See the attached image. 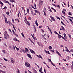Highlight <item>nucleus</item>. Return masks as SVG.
Segmentation results:
<instances>
[{
  "label": "nucleus",
  "mask_w": 73,
  "mask_h": 73,
  "mask_svg": "<svg viewBox=\"0 0 73 73\" xmlns=\"http://www.w3.org/2000/svg\"><path fill=\"white\" fill-rule=\"evenodd\" d=\"M61 24H62V25H64V26H66V25L64 23H63V22H62V21H61Z\"/></svg>",
  "instance_id": "nucleus-19"
},
{
  "label": "nucleus",
  "mask_w": 73,
  "mask_h": 73,
  "mask_svg": "<svg viewBox=\"0 0 73 73\" xmlns=\"http://www.w3.org/2000/svg\"><path fill=\"white\" fill-rule=\"evenodd\" d=\"M58 56H60V57H61V54H60V53L58 54Z\"/></svg>",
  "instance_id": "nucleus-59"
},
{
  "label": "nucleus",
  "mask_w": 73,
  "mask_h": 73,
  "mask_svg": "<svg viewBox=\"0 0 73 73\" xmlns=\"http://www.w3.org/2000/svg\"><path fill=\"white\" fill-rule=\"evenodd\" d=\"M21 35L22 37H24V33L23 32L22 33Z\"/></svg>",
  "instance_id": "nucleus-27"
},
{
  "label": "nucleus",
  "mask_w": 73,
  "mask_h": 73,
  "mask_svg": "<svg viewBox=\"0 0 73 73\" xmlns=\"http://www.w3.org/2000/svg\"><path fill=\"white\" fill-rule=\"evenodd\" d=\"M30 52L31 53H33L34 54H35V52L32 49L30 50Z\"/></svg>",
  "instance_id": "nucleus-5"
},
{
  "label": "nucleus",
  "mask_w": 73,
  "mask_h": 73,
  "mask_svg": "<svg viewBox=\"0 0 73 73\" xmlns=\"http://www.w3.org/2000/svg\"><path fill=\"white\" fill-rule=\"evenodd\" d=\"M54 33H55V34H56L57 35H58V33L57 32H56V31H54Z\"/></svg>",
  "instance_id": "nucleus-34"
},
{
  "label": "nucleus",
  "mask_w": 73,
  "mask_h": 73,
  "mask_svg": "<svg viewBox=\"0 0 73 73\" xmlns=\"http://www.w3.org/2000/svg\"><path fill=\"white\" fill-rule=\"evenodd\" d=\"M57 18L58 19H59V20H60V18L58 17H57Z\"/></svg>",
  "instance_id": "nucleus-56"
},
{
  "label": "nucleus",
  "mask_w": 73,
  "mask_h": 73,
  "mask_svg": "<svg viewBox=\"0 0 73 73\" xmlns=\"http://www.w3.org/2000/svg\"><path fill=\"white\" fill-rule=\"evenodd\" d=\"M12 31L13 32V33L14 34V35H15V32H14V31H13V30H12Z\"/></svg>",
  "instance_id": "nucleus-42"
},
{
  "label": "nucleus",
  "mask_w": 73,
  "mask_h": 73,
  "mask_svg": "<svg viewBox=\"0 0 73 73\" xmlns=\"http://www.w3.org/2000/svg\"><path fill=\"white\" fill-rule=\"evenodd\" d=\"M27 21V22L26 23L27 24V25H30V23H29V21H27V20H26V21Z\"/></svg>",
  "instance_id": "nucleus-8"
},
{
  "label": "nucleus",
  "mask_w": 73,
  "mask_h": 73,
  "mask_svg": "<svg viewBox=\"0 0 73 73\" xmlns=\"http://www.w3.org/2000/svg\"><path fill=\"white\" fill-rule=\"evenodd\" d=\"M57 7H58V8H60V5H57Z\"/></svg>",
  "instance_id": "nucleus-49"
},
{
  "label": "nucleus",
  "mask_w": 73,
  "mask_h": 73,
  "mask_svg": "<svg viewBox=\"0 0 73 73\" xmlns=\"http://www.w3.org/2000/svg\"><path fill=\"white\" fill-rule=\"evenodd\" d=\"M58 38H61V37H62V36H61V35H59V34H58Z\"/></svg>",
  "instance_id": "nucleus-10"
},
{
  "label": "nucleus",
  "mask_w": 73,
  "mask_h": 73,
  "mask_svg": "<svg viewBox=\"0 0 73 73\" xmlns=\"http://www.w3.org/2000/svg\"><path fill=\"white\" fill-rule=\"evenodd\" d=\"M3 44L4 45H5V46H6L7 48V44H5V43H4Z\"/></svg>",
  "instance_id": "nucleus-36"
},
{
  "label": "nucleus",
  "mask_w": 73,
  "mask_h": 73,
  "mask_svg": "<svg viewBox=\"0 0 73 73\" xmlns=\"http://www.w3.org/2000/svg\"><path fill=\"white\" fill-rule=\"evenodd\" d=\"M48 61H49V62H52V61H51V60H50L49 58L48 59Z\"/></svg>",
  "instance_id": "nucleus-33"
},
{
  "label": "nucleus",
  "mask_w": 73,
  "mask_h": 73,
  "mask_svg": "<svg viewBox=\"0 0 73 73\" xmlns=\"http://www.w3.org/2000/svg\"><path fill=\"white\" fill-rule=\"evenodd\" d=\"M29 20H32V19H31V17H29L28 18Z\"/></svg>",
  "instance_id": "nucleus-53"
},
{
  "label": "nucleus",
  "mask_w": 73,
  "mask_h": 73,
  "mask_svg": "<svg viewBox=\"0 0 73 73\" xmlns=\"http://www.w3.org/2000/svg\"><path fill=\"white\" fill-rule=\"evenodd\" d=\"M6 14L7 15H9V12H7Z\"/></svg>",
  "instance_id": "nucleus-58"
},
{
  "label": "nucleus",
  "mask_w": 73,
  "mask_h": 73,
  "mask_svg": "<svg viewBox=\"0 0 73 73\" xmlns=\"http://www.w3.org/2000/svg\"><path fill=\"white\" fill-rule=\"evenodd\" d=\"M34 29H35V33L36 32V27H35Z\"/></svg>",
  "instance_id": "nucleus-44"
},
{
  "label": "nucleus",
  "mask_w": 73,
  "mask_h": 73,
  "mask_svg": "<svg viewBox=\"0 0 73 73\" xmlns=\"http://www.w3.org/2000/svg\"><path fill=\"white\" fill-rule=\"evenodd\" d=\"M69 36L70 38H72V37H71V35H70L69 34H67Z\"/></svg>",
  "instance_id": "nucleus-21"
},
{
  "label": "nucleus",
  "mask_w": 73,
  "mask_h": 73,
  "mask_svg": "<svg viewBox=\"0 0 73 73\" xmlns=\"http://www.w3.org/2000/svg\"><path fill=\"white\" fill-rule=\"evenodd\" d=\"M7 31H5V32H4V37L5 38V39H7L8 38V37H7Z\"/></svg>",
  "instance_id": "nucleus-2"
},
{
  "label": "nucleus",
  "mask_w": 73,
  "mask_h": 73,
  "mask_svg": "<svg viewBox=\"0 0 73 73\" xmlns=\"http://www.w3.org/2000/svg\"><path fill=\"white\" fill-rule=\"evenodd\" d=\"M62 69L64 70H65V68L64 67H63V68H62Z\"/></svg>",
  "instance_id": "nucleus-51"
},
{
  "label": "nucleus",
  "mask_w": 73,
  "mask_h": 73,
  "mask_svg": "<svg viewBox=\"0 0 73 73\" xmlns=\"http://www.w3.org/2000/svg\"><path fill=\"white\" fill-rule=\"evenodd\" d=\"M27 9V12L28 13H29V9Z\"/></svg>",
  "instance_id": "nucleus-29"
},
{
  "label": "nucleus",
  "mask_w": 73,
  "mask_h": 73,
  "mask_svg": "<svg viewBox=\"0 0 73 73\" xmlns=\"http://www.w3.org/2000/svg\"><path fill=\"white\" fill-rule=\"evenodd\" d=\"M23 50V52L24 53H25L26 52L25 50Z\"/></svg>",
  "instance_id": "nucleus-60"
},
{
  "label": "nucleus",
  "mask_w": 73,
  "mask_h": 73,
  "mask_svg": "<svg viewBox=\"0 0 73 73\" xmlns=\"http://www.w3.org/2000/svg\"><path fill=\"white\" fill-rule=\"evenodd\" d=\"M11 62L12 63H13V64H14V63H15L14 60H13V58H12V59L11 60Z\"/></svg>",
  "instance_id": "nucleus-9"
},
{
  "label": "nucleus",
  "mask_w": 73,
  "mask_h": 73,
  "mask_svg": "<svg viewBox=\"0 0 73 73\" xmlns=\"http://www.w3.org/2000/svg\"><path fill=\"white\" fill-rule=\"evenodd\" d=\"M9 48H10L11 49H12V50H13V47L10 46H9Z\"/></svg>",
  "instance_id": "nucleus-23"
},
{
  "label": "nucleus",
  "mask_w": 73,
  "mask_h": 73,
  "mask_svg": "<svg viewBox=\"0 0 73 73\" xmlns=\"http://www.w3.org/2000/svg\"><path fill=\"white\" fill-rule=\"evenodd\" d=\"M52 5H53V6H54V7H57V6L54 4L52 3Z\"/></svg>",
  "instance_id": "nucleus-35"
},
{
  "label": "nucleus",
  "mask_w": 73,
  "mask_h": 73,
  "mask_svg": "<svg viewBox=\"0 0 73 73\" xmlns=\"http://www.w3.org/2000/svg\"><path fill=\"white\" fill-rule=\"evenodd\" d=\"M43 3V1H40L39 2V4H38V7H41V5H42V4Z\"/></svg>",
  "instance_id": "nucleus-1"
},
{
  "label": "nucleus",
  "mask_w": 73,
  "mask_h": 73,
  "mask_svg": "<svg viewBox=\"0 0 73 73\" xmlns=\"http://www.w3.org/2000/svg\"><path fill=\"white\" fill-rule=\"evenodd\" d=\"M25 65L26 66L28 67V68L31 67V65L29 63H27V62L25 63Z\"/></svg>",
  "instance_id": "nucleus-3"
},
{
  "label": "nucleus",
  "mask_w": 73,
  "mask_h": 73,
  "mask_svg": "<svg viewBox=\"0 0 73 73\" xmlns=\"http://www.w3.org/2000/svg\"><path fill=\"white\" fill-rule=\"evenodd\" d=\"M13 40H14L17 41H18L19 42V41L18 40H17V38H13Z\"/></svg>",
  "instance_id": "nucleus-11"
},
{
  "label": "nucleus",
  "mask_w": 73,
  "mask_h": 73,
  "mask_svg": "<svg viewBox=\"0 0 73 73\" xmlns=\"http://www.w3.org/2000/svg\"><path fill=\"white\" fill-rule=\"evenodd\" d=\"M45 53L50 54V52H49V51H46V50H45Z\"/></svg>",
  "instance_id": "nucleus-18"
},
{
  "label": "nucleus",
  "mask_w": 73,
  "mask_h": 73,
  "mask_svg": "<svg viewBox=\"0 0 73 73\" xmlns=\"http://www.w3.org/2000/svg\"><path fill=\"white\" fill-rule=\"evenodd\" d=\"M64 37L65 38V39H66V34H65V33H64Z\"/></svg>",
  "instance_id": "nucleus-13"
},
{
  "label": "nucleus",
  "mask_w": 73,
  "mask_h": 73,
  "mask_svg": "<svg viewBox=\"0 0 73 73\" xmlns=\"http://www.w3.org/2000/svg\"><path fill=\"white\" fill-rule=\"evenodd\" d=\"M8 31H9L10 32H12V31H11V30L10 29H8Z\"/></svg>",
  "instance_id": "nucleus-55"
},
{
  "label": "nucleus",
  "mask_w": 73,
  "mask_h": 73,
  "mask_svg": "<svg viewBox=\"0 0 73 73\" xmlns=\"http://www.w3.org/2000/svg\"><path fill=\"white\" fill-rule=\"evenodd\" d=\"M35 12H36L37 13H39L40 12L37 10H35Z\"/></svg>",
  "instance_id": "nucleus-22"
},
{
  "label": "nucleus",
  "mask_w": 73,
  "mask_h": 73,
  "mask_svg": "<svg viewBox=\"0 0 73 73\" xmlns=\"http://www.w3.org/2000/svg\"><path fill=\"white\" fill-rule=\"evenodd\" d=\"M30 41L31 42H32V43H33V44H35V43H34V42H33V40H31V41Z\"/></svg>",
  "instance_id": "nucleus-38"
},
{
  "label": "nucleus",
  "mask_w": 73,
  "mask_h": 73,
  "mask_svg": "<svg viewBox=\"0 0 73 73\" xmlns=\"http://www.w3.org/2000/svg\"><path fill=\"white\" fill-rule=\"evenodd\" d=\"M44 12H46V8L44 9Z\"/></svg>",
  "instance_id": "nucleus-64"
},
{
  "label": "nucleus",
  "mask_w": 73,
  "mask_h": 73,
  "mask_svg": "<svg viewBox=\"0 0 73 73\" xmlns=\"http://www.w3.org/2000/svg\"><path fill=\"white\" fill-rule=\"evenodd\" d=\"M62 14L64 15V16H65V15H66V14H65V12L64 11H62Z\"/></svg>",
  "instance_id": "nucleus-14"
},
{
  "label": "nucleus",
  "mask_w": 73,
  "mask_h": 73,
  "mask_svg": "<svg viewBox=\"0 0 73 73\" xmlns=\"http://www.w3.org/2000/svg\"><path fill=\"white\" fill-rule=\"evenodd\" d=\"M4 2L5 3H8V4H9V2H8V1H7L4 0Z\"/></svg>",
  "instance_id": "nucleus-15"
},
{
  "label": "nucleus",
  "mask_w": 73,
  "mask_h": 73,
  "mask_svg": "<svg viewBox=\"0 0 73 73\" xmlns=\"http://www.w3.org/2000/svg\"><path fill=\"white\" fill-rule=\"evenodd\" d=\"M7 7L5 6L2 9H7Z\"/></svg>",
  "instance_id": "nucleus-46"
},
{
  "label": "nucleus",
  "mask_w": 73,
  "mask_h": 73,
  "mask_svg": "<svg viewBox=\"0 0 73 73\" xmlns=\"http://www.w3.org/2000/svg\"><path fill=\"white\" fill-rule=\"evenodd\" d=\"M61 28H62V29L63 30H65L64 27H63L62 26H61Z\"/></svg>",
  "instance_id": "nucleus-37"
},
{
  "label": "nucleus",
  "mask_w": 73,
  "mask_h": 73,
  "mask_svg": "<svg viewBox=\"0 0 73 73\" xmlns=\"http://www.w3.org/2000/svg\"><path fill=\"white\" fill-rule=\"evenodd\" d=\"M17 70H18L17 73H20V70H19V69H17Z\"/></svg>",
  "instance_id": "nucleus-45"
},
{
  "label": "nucleus",
  "mask_w": 73,
  "mask_h": 73,
  "mask_svg": "<svg viewBox=\"0 0 73 73\" xmlns=\"http://www.w3.org/2000/svg\"><path fill=\"white\" fill-rule=\"evenodd\" d=\"M25 49L27 51V53L29 52V50H28V49L27 47L25 48Z\"/></svg>",
  "instance_id": "nucleus-16"
},
{
  "label": "nucleus",
  "mask_w": 73,
  "mask_h": 73,
  "mask_svg": "<svg viewBox=\"0 0 73 73\" xmlns=\"http://www.w3.org/2000/svg\"><path fill=\"white\" fill-rule=\"evenodd\" d=\"M37 43L38 44V45H39V46H40V42H37Z\"/></svg>",
  "instance_id": "nucleus-54"
},
{
  "label": "nucleus",
  "mask_w": 73,
  "mask_h": 73,
  "mask_svg": "<svg viewBox=\"0 0 73 73\" xmlns=\"http://www.w3.org/2000/svg\"><path fill=\"white\" fill-rule=\"evenodd\" d=\"M51 20H52V21H56V20L54 19V18L53 17L51 19Z\"/></svg>",
  "instance_id": "nucleus-20"
},
{
  "label": "nucleus",
  "mask_w": 73,
  "mask_h": 73,
  "mask_svg": "<svg viewBox=\"0 0 73 73\" xmlns=\"http://www.w3.org/2000/svg\"><path fill=\"white\" fill-rule=\"evenodd\" d=\"M51 62V64H52V65H53V66H56L55 65H54V64H53V63L52 62Z\"/></svg>",
  "instance_id": "nucleus-25"
},
{
  "label": "nucleus",
  "mask_w": 73,
  "mask_h": 73,
  "mask_svg": "<svg viewBox=\"0 0 73 73\" xmlns=\"http://www.w3.org/2000/svg\"><path fill=\"white\" fill-rule=\"evenodd\" d=\"M63 61H66V59H63Z\"/></svg>",
  "instance_id": "nucleus-61"
},
{
  "label": "nucleus",
  "mask_w": 73,
  "mask_h": 73,
  "mask_svg": "<svg viewBox=\"0 0 73 73\" xmlns=\"http://www.w3.org/2000/svg\"><path fill=\"white\" fill-rule=\"evenodd\" d=\"M68 14V15H70V16L72 15H71V12H70Z\"/></svg>",
  "instance_id": "nucleus-47"
},
{
  "label": "nucleus",
  "mask_w": 73,
  "mask_h": 73,
  "mask_svg": "<svg viewBox=\"0 0 73 73\" xmlns=\"http://www.w3.org/2000/svg\"><path fill=\"white\" fill-rule=\"evenodd\" d=\"M2 51L3 52V53H5V50H2Z\"/></svg>",
  "instance_id": "nucleus-32"
},
{
  "label": "nucleus",
  "mask_w": 73,
  "mask_h": 73,
  "mask_svg": "<svg viewBox=\"0 0 73 73\" xmlns=\"http://www.w3.org/2000/svg\"><path fill=\"white\" fill-rule=\"evenodd\" d=\"M4 59L5 61H8V60L6 59L5 58H4Z\"/></svg>",
  "instance_id": "nucleus-43"
},
{
  "label": "nucleus",
  "mask_w": 73,
  "mask_h": 73,
  "mask_svg": "<svg viewBox=\"0 0 73 73\" xmlns=\"http://www.w3.org/2000/svg\"><path fill=\"white\" fill-rule=\"evenodd\" d=\"M71 52H73V49H72L70 50Z\"/></svg>",
  "instance_id": "nucleus-57"
},
{
  "label": "nucleus",
  "mask_w": 73,
  "mask_h": 73,
  "mask_svg": "<svg viewBox=\"0 0 73 73\" xmlns=\"http://www.w3.org/2000/svg\"><path fill=\"white\" fill-rule=\"evenodd\" d=\"M63 11H65V12H66V11L65 9H63Z\"/></svg>",
  "instance_id": "nucleus-40"
},
{
  "label": "nucleus",
  "mask_w": 73,
  "mask_h": 73,
  "mask_svg": "<svg viewBox=\"0 0 73 73\" xmlns=\"http://www.w3.org/2000/svg\"><path fill=\"white\" fill-rule=\"evenodd\" d=\"M27 54L28 57L30 58H31V59H32V58L31 55L30 54Z\"/></svg>",
  "instance_id": "nucleus-4"
},
{
  "label": "nucleus",
  "mask_w": 73,
  "mask_h": 73,
  "mask_svg": "<svg viewBox=\"0 0 73 73\" xmlns=\"http://www.w3.org/2000/svg\"><path fill=\"white\" fill-rule=\"evenodd\" d=\"M35 24H36L37 26H38V23H37V21H35Z\"/></svg>",
  "instance_id": "nucleus-26"
},
{
  "label": "nucleus",
  "mask_w": 73,
  "mask_h": 73,
  "mask_svg": "<svg viewBox=\"0 0 73 73\" xmlns=\"http://www.w3.org/2000/svg\"><path fill=\"white\" fill-rule=\"evenodd\" d=\"M43 12L44 13V15L45 16H46V13H45V11H44Z\"/></svg>",
  "instance_id": "nucleus-30"
},
{
  "label": "nucleus",
  "mask_w": 73,
  "mask_h": 73,
  "mask_svg": "<svg viewBox=\"0 0 73 73\" xmlns=\"http://www.w3.org/2000/svg\"><path fill=\"white\" fill-rule=\"evenodd\" d=\"M36 56L38 57V58H41L42 59V57L41 55H36Z\"/></svg>",
  "instance_id": "nucleus-6"
},
{
  "label": "nucleus",
  "mask_w": 73,
  "mask_h": 73,
  "mask_svg": "<svg viewBox=\"0 0 73 73\" xmlns=\"http://www.w3.org/2000/svg\"><path fill=\"white\" fill-rule=\"evenodd\" d=\"M34 40H37V38L35 37V38L34 39Z\"/></svg>",
  "instance_id": "nucleus-62"
},
{
  "label": "nucleus",
  "mask_w": 73,
  "mask_h": 73,
  "mask_svg": "<svg viewBox=\"0 0 73 73\" xmlns=\"http://www.w3.org/2000/svg\"><path fill=\"white\" fill-rule=\"evenodd\" d=\"M0 4L1 5H2L3 6V3L1 1H0Z\"/></svg>",
  "instance_id": "nucleus-24"
},
{
  "label": "nucleus",
  "mask_w": 73,
  "mask_h": 73,
  "mask_svg": "<svg viewBox=\"0 0 73 73\" xmlns=\"http://www.w3.org/2000/svg\"><path fill=\"white\" fill-rule=\"evenodd\" d=\"M68 19L69 20H70V21L71 22V23H72V22H73V21H72V19Z\"/></svg>",
  "instance_id": "nucleus-41"
},
{
  "label": "nucleus",
  "mask_w": 73,
  "mask_h": 73,
  "mask_svg": "<svg viewBox=\"0 0 73 73\" xmlns=\"http://www.w3.org/2000/svg\"><path fill=\"white\" fill-rule=\"evenodd\" d=\"M8 23L9 24V25H11V22L9 21H8Z\"/></svg>",
  "instance_id": "nucleus-52"
},
{
  "label": "nucleus",
  "mask_w": 73,
  "mask_h": 73,
  "mask_svg": "<svg viewBox=\"0 0 73 73\" xmlns=\"http://www.w3.org/2000/svg\"><path fill=\"white\" fill-rule=\"evenodd\" d=\"M31 7H32V8H34V9H36L35 8V7H33V5H31Z\"/></svg>",
  "instance_id": "nucleus-48"
},
{
  "label": "nucleus",
  "mask_w": 73,
  "mask_h": 73,
  "mask_svg": "<svg viewBox=\"0 0 73 73\" xmlns=\"http://www.w3.org/2000/svg\"><path fill=\"white\" fill-rule=\"evenodd\" d=\"M5 23L6 24H8V21H7V19L6 18H5Z\"/></svg>",
  "instance_id": "nucleus-7"
},
{
  "label": "nucleus",
  "mask_w": 73,
  "mask_h": 73,
  "mask_svg": "<svg viewBox=\"0 0 73 73\" xmlns=\"http://www.w3.org/2000/svg\"><path fill=\"white\" fill-rule=\"evenodd\" d=\"M33 70L34 71L33 72L34 73H37V71L36 70H35V69H34V68H33Z\"/></svg>",
  "instance_id": "nucleus-12"
},
{
  "label": "nucleus",
  "mask_w": 73,
  "mask_h": 73,
  "mask_svg": "<svg viewBox=\"0 0 73 73\" xmlns=\"http://www.w3.org/2000/svg\"><path fill=\"white\" fill-rule=\"evenodd\" d=\"M56 53H57L58 54H59L60 53H59V52H58L57 51H56Z\"/></svg>",
  "instance_id": "nucleus-50"
},
{
  "label": "nucleus",
  "mask_w": 73,
  "mask_h": 73,
  "mask_svg": "<svg viewBox=\"0 0 73 73\" xmlns=\"http://www.w3.org/2000/svg\"><path fill=\"white\" fill-rule=\"evenodd\" d=\"M46 35V34H44V35H42L43 37H44Z\"/></svg>",
  "instance_id": "nucleus-63"
},
{
  "label": "nucleus",
  "mask_w": 73,
  "mask_h": 73,
  "mask_svg": "<svg viewBox=\"0 0 73 73\" xmlns=\"http://www.w3.org/2000/svg\"><path fill=\"white\" fill-rule=\"evenodd\" d=\"M15 47L16 48V49H17V51H18V50H19V48L15 46Z\"/></svg>",
  "instance_id": "nucleus-28"
},
{
  "label": "nucleus",
  "mask_w": 73,
  "mask_h": 73,
  "mask_svg": "<svg viewBox=\"0 0 73 73\" xmlns=\"http://www.w3.org/2000/svg\"><path fill=\"white\" fill-rule=\"evenodd\" d=\"M9 1H11V2H12V3H15V0H9Z\"/></svg>",
  "instance_id": "nucleus-17"
},
{
  "label": "nucleus",
  "mask_w": 73,
  "mask_h": 73,
  "mask_svg": "<svg viewBox=\"0 0 73 73\" xmlns=\"http://www.w3.org/2000/svg\"><path fill=\"white\" fill-rule=\"evenodd\" d=\"M48 48H49L50 49H52V46H49L48 47Z\"/></svg>",
  "instance_id": "nucleus-31"
},
{
  "label": "nucleus",
  "mask_w": 73,
  "mask_h": 73,
  "mask_svg": "<svg viewBox=\"0 0 73 73\" xmlns=\"http://www.w3.org/2000/svg\"><path fill=\"white\" fill-rule=\"evenodd\" d=\"M13 28L15 30V31H16V29H15V27L14 26V25H13Z\"/></svg>",
  "instance_id": "nucleus-39"
}]
</instances>
